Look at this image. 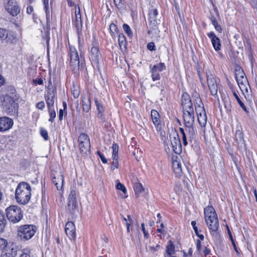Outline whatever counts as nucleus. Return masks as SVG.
<instances>
[{
  "label": "nucleus",
  "instance_id": "obj_63",
  "mask_svg": "<svg viewBox=\"0 0 257 257\" xmlns=\"http://www.w3.org/2000/svg\"><path fill=\"white\" fill-rule=\"evenodd\" d=\"M33 11V8L32 6H29L27 8V12L29 14L32 13Z\"/></svg>",
  "mask_w": 257,
  "mask_h": 257
},
{
  "label": "nucleus",
  "instance_id": "obj_11",
  "mask_svg": "<svg viewBox=\"0 0 257 257\" xmlns=\"http://www.w3.org/2000/svg\"><path fill=\"white\" fill-rule=\"evenodd\" d=\"M51 176L52 182L57 190H62L64 183V176L62 171L60 170L58 172L52 171Z\"/></svg>",
  "mask_w": 257,
  "mask_h": 257
},
{
  "label": "nucleus",
  "instance_id": "obj_46",
  "mask_svg": "<svg viewBox=\"0 0 257 257\" xmlns=\"http://www.w3.org/2000/svg\"><path fill=\"white\" fill-rule=\"evenodd\" d=\"M118 158H112L113 161H112V165L111 166V170H114L115 169H116L118 168Z\"/></svg>",
  "mask_w": 257,
  "mask_h": 257
},
{
  "label": "nucleus",
  "instance_id": "obj_35",
  "mask_svg": "<svg viewBox=\"0 0 257 257\" xmlns=\"http://www.w3.org/2000/svg\"><path fill=\"white\" fill-rule=\"evenodd\" d=\"M118 41L120 49H125L126 47V41L125 36L122 34L119 35Z\"/></svg>",
  "mask_w": 257,
  "mask_h": 257
},
{
  "label": "nucleus",
  "instance_id": "obj_9",
  "mask_svg": "<svg viewBox=\"0 0 257 257\" xmlns=\"http://www.w3.org/2000/svg\"><path fill=\"white\" fill-rule=\"evenodd\" d=\"M70 65L73 71L77 72L79 69L80 61L78 52L76 48L70 46Z\"/></svg>",
  "mask_w": 257,
  "mask_h": 257
},
{
  "label": "nucleus",
  "instance_id": "obj_27",
  "mask_svg": "<svg viewBox=\"0 0 257 257\" xmlns=\"http://www.w3.org/2000/svg\"><path fill=\"white\" fill-rule=\"evenodd\" d=\"M134 189L137 198H139L141 196L145 197V190L141 183L139 182L134 183Z\"/></svg>",
  "mask_w": 257,
  "mask_h": 257
},
{
  "label": "nucleus",
  "instance_id": "obj_36",
  "mask_svg": "<svg viewBox=\"0 0 257 257\" xmlns=\"http://www.w3.org/2000/svg\"><path fill=\"white\" fill-rule=\"evenodd\" d=\"M6 219H5L4 214L0 211V232L4 231L6 224Z\"/></svg>",
  "mask_w": 257,
  "mask_h": 257
},
{
  "label": "nucleus",
  "instance_id": "obj_32",
  "mask_svg": "<svg viewBox=\"0 0 257 257\" xmlns=\"http://www.w3.org/2000/svg\"><path fill=\"white\" fill-rule=\"evenodd\" d=\"M77 201H68L67 206V210L71 214H74L77 209Z\"/></svg>",
  "mask_w": 257,
  "mask_h": 257
},
{
  "label": "nucleus",
  "instance_id": "obj_60",
  "mask_svg": "<svg viewBox=\"0 0 257 257\" xmlns=\"http://www.w3.org/2000/svg\"><path fill=\"white\" fill-rule=\"evenodd\" d=\"M214 28L218 32L221 33L222 32V28L221 26L218 24L214 26Z\"/></svg>",
  "mask_w": 257,
  "mask_h": 257
},
{
  "label": "nucleus",
  "instance_id": "obj_19",
  "mask_svg": "<svg viewBox=\"0 0 257 257\" xmlns=\"http://www.w3.org/2000/svg\"><path fill=\"white\" fill-rule=\"evenodd\" d=\"M170 141L174 152L179 154L182 152V146L178 135L173 138L170 137Z\"/></svg>",
  "mask_w": 257,
  "mask_h": 257
},
{
  "label": "nucleus",
  "instance_id": "obj_14",
  "mask_svg": "<svg viewBox=\"0 0 257 257\" xmlns=\"http://www.w3.org/2000/svg\"><path fill=\"white\" fill-rule=\"evenodd\" d=\"M235 141L240 152L243 153L246 150V146L241 131L238 130L235 134Z\"/></svg>",
  "mask_w": 257,
  "mask_h": 257
},
{
  "label": "nucleus",
  "instance_id": "obj_59",
  "mask_svg": "<svg viewBox=\"0 0 257 257\" xmlns=\"http://www.w3.org/2000/svg\"><path fill=\"white\" fill-rule=\"evenodd\" d=\"M196 247H197V249L198 251H200L201 250V242L199 240H197V241Z\"/></svg>",
  "mask_w": 257,
  "mask_h": 257
},
{
  "label": "nucleus",
  "instance_id": "obj_45",
  "mask_svg": "<svg viewBox=\"0 0 257 257\" xmlns=\"http://www.w3.org/2000/svg\"><path fill=\"white\" fill-rule=\"evenodd\" d=\"M76 192L74 190L71 191L69 195L68 201H77L76 197Z\"/></svg>",
  "mask_w": 257,
  "mask_h": 257
},
{
  "label": "nucleus",
  "instance_id": "obj_17",
  "mask_svg": "<svg viewBox=\"0 0 257 257\" xmlns=\"http://www.w3.org/2000/svg\"><path fill=\"white\" fill-rule=\"evenodd\" d=\"M166 68L164 63L160 62L153 66L151 69L152 77L154 81L158 80L160 79V72L162 71Z\"/></svg>",
  "mask_w": 257,
  "mask_h": 257
},
{
  "label": "nucleus",
  "instance_id": "obj_24",
  "mask_svg": "<svg viewBox=\"0 0 257 257\" xmlns=\"http://www.w3.org/2000/svg\"><path fill=\"white\" fill-rule=\"evenodd\" d=\"M75 17L74 20H73V24L78 32L82 28L81 16L79 7H78L77 8L76 6L75 7Z\"/></svg>",
  "mask_w": 257,
  "mask_h": 257
},
{
  "label": "nucleus",
  "instance_id": "obj_55",
  "mask_svg": "<svg viewBox=\"0 0 257 257\" xmlns=\"http://www.w3.org/2000/svg\"><path fill=\"white\" fill-rule=\"evenodd\" d=\"M159 247H160V245L158 244L155 247L149 246L148 250L154 253Z\"/></svg>",
  "mask_w": 257,
  "mask_h": 257
},
{
  "label": "nucleus",
  "instance_id": "obj_12",
  "mask_svg": "<svg viewBox=\"0 0 257 257\" xmlns=\"http://www.w3.org/2000/svg\"><path fill=\"white\" fill-rule=\"evenodd\" d=\"M4 6L5 10L13 16H17L20 12L19 7L13 1L5 0Z\"/></svg>",
  "mask_w": 257,
  "mask_h": 257
},
{
  "label": "nucleus",
  "instance_id": "obj_30",
  "mask_svg": "<svg viewBox=\"0 0 257 257\" xmlns=\"http://www.w3.org/2000/svg\"><path fill=\"white\" fill-rule=\"evenodd\" d=\"M234 74L236 80L240 79L242 78L246 77L243 69L238 65H236L235 67Z\"/></svg>",
  "mask_w": 257,
  "mask_h": 257
},
{
  "label": "nucleus",
  "instance_id": "obj_1",
  "mask_svg": "<svg viewBox=\"0 0 257 257\" xmlns=\"http://www.w3.org/2000/svg\"><path fill=\"white\" fill-rule=\"evenodd\" d=\"M31 197V187L26 182H20L15 191V198L17 202L22 205L27 204Z\"/></svg>",
  "mask_w": 257,
  "mask_h": 257
},
{
  "label": "nucleus",
  "instance_id": "obj_42",
  "mask_svg": "<svg viewBox=\"0 0 257 257\" xmlns=\"http://www.w3.org/2000/svg\"><path fill=\"white\" fill-rule=\"evenodd\" d=\"M49 114L50 118L49 119L50 121H53L55 117H56V112L54 108H48Z\"/></svg>",
  "mask_w": 257,
  "mask_h": 257
},
{
  "label": "nucleus",
  "instance_id": "obj_5",
  "mask_svg": "<svg viewBox=\"0 0 257 257\" xmlns=\"http://www.w3.org/2000/svg\"><path fill=\"white\" fill-rule=\"evenodd\" d=\"M6 211L8 219L13 223H17L23 218V211L18 206L11 205L6 209Z\"/></svg>",
  "mask_w": 257,
  "mask_h": 257
},
{
  "label": "nucleus",
  "instance_id": "obj_18",
  "mask_svg": "<svg viewBox=\"0 0 257 257\" xmlns=\"http://www.w3.org/2000/svg\"><path fill=\"white\" fill-rule=\"evenodd\" d=\"M13 120L8 117H0V132L10 130L13 125Z\"/></svg>",
  "mask_w": 257,
  "mask_h": 257
},
{
  "label": "nucleus",
  "instance_id": "obj_8",
  "mask_svg": "<svg viewBox=\"0 0 257 257\" xmlns=\"http://www.w3.org/2000/svg\"><path fill=\"white\" fill-rule=\"evenodd\" d=\"M80 151L83 155H87L90 151V143L88 136L85 134H81L78 138Z\"/></svg>",
  "mask_w": 257,
  "mask_h": 257
},
{
  "label": "nucleus",
  "instance_id": "obj_34",
  "mask_svg": "<svg viewBox=\"0 0 257 257\" xmlns=\"http://www.w3.org/2000/svg\"><path fill=\"white\" fill-rule=\"evenodd\" d=\"M166 253L169 255H171L175 253V246L171 240H169L166 246Z\"/></svg>",
  "mask_w": 257,
  "mask_h": 257
},
{
  "label": "nucleus",
  "instance_id": "obj_57",
  "mask_svg": "<svg viewBox=\"0 0 257 257\" xmlns=\"http://www.w3.org/2000/svg\"><path fill=\"white\" fill-rule=\"evenodd\" d=\"M33 83L35 84H39V85H42L43 83V81L41 78H39L38 79H34L33 80Z\"/></svg>",
  "mask_w": 257,
  "mask_h": 257
},
{
  "label": "nucleus",
  "instance_id": "obj_7",
  "mask_svg": "<svg viewBox=\"0 0 257 257\" xmlns=\"http://www.w3.org/2000/svg\"><path fill=\"white\" fill-rule=\"evenodd\" d=\"M3 104L9 113L12 114L17 112L18 104L15 102L14 98L9 95L5 96Z\"/></svg>",
  "mask_w": 257,
  "mask_h": 257
},
{
  "label": "nucleus",
  "instance_id": "obj_44",
  "mask_svg": "<svg viewBox=\"0 0 257 257\" xmlns=\"http://www.w3.org/2000/svg\"><path fill=\"white\" fill-rule=\"evenodd\" d=\"M116 188L117 190H121L122 192L125 194L126 193V189L125 186L120 182H118V183L116 185Z\"/></svg>",
  "mask_w": 257,
  "mask_h": 257
},
{
  "label": "nucleus",
  "instance_id": "obj_13",
  "mask_svg": "<svg viewBox=\"0 0 257 257\" xmlns=\"http://www.w3.org/2000/svg\"><path fill=\"white\" fill-rule=\"evenodd\" d=\"M3 249L1 257H16L18 252V247L14 244L6 245Z\"/></svg>",
  "mask_w": 257,
  "mask_h": 257
},
{
  "label": "nucleus",
  "instance_id": "obj_54",
  "mask_svg": "<svg viewBox=\"0 0 257 257\" xmlns=\"http://www.w3.org/2000/svg\"><path fill=\"white\" fill-rule=\"evenodd\" d=\"M97 153L98 155V156H99V158H100L102 163L104 164L107 163V161L106 159L104 157V156L102 154H101L100 152L99 151H98L97 152Z\"/></svg>",
  "mask_w": 257,
  "mask_h": 257
},
{
  "label": "nucleus",
  "instance_id": "obj_51",
  "mask_svg": "<svg viewBox=\"0 0 257 257\" xmlns=\"http://www.w3.org/2000/svg\"><path fill=\"white\" fill-rule=\"evenodd\" d=\"M141 227H142V230L143 231V233H144V237L145 238H148L149 237V233L145 229V224H144V223H142Z\"/></svg>",
  "mask_w": 257,
  "mask_h": 257
},
{
  "label": "nucleus",
  "instance_id": "obj_4",
  "mask_svg": "<svg viewBox=\"0 0 257 257\" xmlns=\"http://www.w3.org/2000/svg\"><path fill=\"white\" fill-rule=\"evenodd\" d=\"M36 229L37 227L33 225L21 226L18 230V236L21 240H28L34 235Z\"/></svg>",
  "mask_w": 257,
  "mask_h": 257
},
{
  "label": "nucleus",
  "instance_id": "obj_37",
  "mask_svg": "<svg viewBox=\"0 0 257 257\" xmlns=\"http://www.w3.org/2000/svg\"><path fill=\"white\" fill-rule=\"evenodd\" d=\"M233 96L235 97L236 100H237V102L238 103L240 106L242 108V109L245 111H247V109L244 103L241 101L237 94L235 92H233Z\"/></svg>",
  "mask_w": 257,
  "mask_h": 257
},
{
  "label": "nucleus",
  "instance_id": "obj_38",
  "mask_svg": "<svg viewBox=\"0 0 257 257\" xmlns=\"http://www.w3.org/2000/svg\"><path fill=\"white\" fill-rule=\"evenodd\" d=\"M112 158H118V146L116 144L114 143L112 146Z\"/></svg>",
  "mask_w": 257,
  "mask_h": 257
},
{
  "label": "nucleus",
  "instance_id": "obj_40",
  "mask_svg": "<svg viewBox=\"0 0 257 257\" xmlns=\"http://www.w3.org/2000/svg\"><path fill=\"white\" fill-rule=\"evenodd\" d=\"M115 5L118 9L123 8L125 5V0H113Z\"/></svg>",
  "mask_w": 257,
  "mask_h": 257
},
{
  "label": "nucleus",
  "instance_id": "obj_64",
  "mask_svg": "<svg viewBox=\"0 0 257 257\" xmlns=\"http://www.w3.org/2000/svg\"><path fill=\"white\" fill-rule=\"evenodd\" d=\"M211 20L212 23L214 26H215L216 25H217L218 24L215 18L212 17L211 18Z\"/></svg>",
  "mask_w": 257,
  "mask_h": 257
},
{
  "label": "nucleus",
  "instance_id": "obj_56",
  "mask_svg": "<svg viewBox=\"0 0 257 257\" xmlns=\"http://www.w3.org/2000/svg\"><path fill=\"white\" fill-rule=\"evenodd\" d=\"M250 5L253 9L257 11V0H251L250 1Z\"/></svg>",
  "mask_w": 257,
  "mask_h": 257
},
{
  "label": "nucleus",
  "instance_id": "obj_20",
  "mask_svg": "<svg viewBox=\"0 0 257 257\" xmlns=\"http://www.w3.org/2000/svg\"><path fill=\"white\" fill-rule=\"evenodd\" d=\"M14 39L12 33L7 29L0 28V41L2 42L5 41L7 43H12Z\"/></svg>",
  "mask_w": 257,
  "mask_h": 257
},
{
  "label": "nucleus",
  "instance_id": "obj_33",
  "mask_svg": "<svg viewBox=\"0 0 257 257\" xmlns=\"http://www.w3.org/2000/svg\"><path fill=\"white\" fill-rule=\"evenodd\" d=\"M82 108L84 111L88 112L90 109L91 102L89 98L83 97L82 100Z\"/></svg>",
  "mask_w": 257,
  "mask_h": 257
},
{
  "label": "nucleus",
  "instance_id": "obj_58",
  "mask_svg": "<svg viewBox=\"0 0 257 257\" xmlns=\"http://www.w3.org/2000/svg\"><path fill=\"white\" fill-rule=\"evenodd\" d=\"M196 221H192L191 222V225L194 230V231L195 232V233L196 234V233H198V231L197 227L196 226Z\"/></svg>",
  "mask_w": 257,
  "mask_h": 257
},
{
  "label": "nucleus",
  "instance_id": "obj_47",
  "mask_svg": "<svg viewBox=\"0 0 257 257\" xmlns=\"http://www.w3.org/2000/svg\"><path fill=\"white\" fill-rule=\"evenodd\" d=\"M72 93L74 97L76 98H78L79 96L80 92L79 90H78L74 86H73V88H72Z\"/></svg>",
  "mask_w": 257,
  "mask_h": 257
},
{
  "label": "nucleus",
  "instance_id": "obj_28",
  "mask_svg": "<svg viewBox=\"0 0 257 257\" xmlns=\"http://www.w3.org/2000/svg\"><path fill=\"white\" fill-rule=\"evenodd\" d=\"M55 93L54 91H48L45 95V99L48 108H53L55 101Z\"/></svg>",
  "mask_w": 257,
  "mask_h": 257
},
{
  "label": "nucleus",
  "instance_id": "obj_10",
  "mask_svg": "<svg viewBox=\"0 0 257 257\" xmlns=\"http://www.w3.org/2000/svg\"><path fill=\"white\" fill-rule=\"evenodd\" d=\"M149 15V27L150 30L148 31V34H151L152 33V31H155V32L157 33L159 31L157 27L158 21L157 16L158 15V11L157 9H154L150 10Z\"/></svg>",
  "mask_w": 257,
  "mask_h": 257
},
{
  "label": "nucleus",
  "instance_id": "obj_61",
  "mask_svg": "<svg viewBox=\"0 0 257 257\" xmlns=\"http://www.w3.org/2000/svg\"><path fill=\"white\" fill-rule=\"evenodd\" d=\"M127 217L128 219V221H126V227H128V226L130 227L131 223L132 222V220L130 216L128 215Z\"/></svg>",
  "mask_w": 257,
  "mask_h": 257
},
{
  "label": "nucleus",
  "instance_id": "obj_50",
  "mask_svg": "<svg viewBox=\"0 0 257 257\" xmlns=\"http://www.w3.org/2000/svg\"><path fill=\"white\" fill-rule=\"evenodd\" d=\"M155 47V44L153 42L149 43L147 45V48L150 51H155L156 50Z\"/></svg>",
  "mask_w": 257,
  "mask_h": 257
},
{
  "label": "nucleus",
  "instance_id": "obj_3",
  "mask_svg": "<svg viewBox=\"0 0 257 257\" xmlns=\"http://www.w3.org/2000/svg\"><path fill=\"white\" fill-rule=\"evenodd\" d=\"M194 95L196 97L194 105L198 116V121L201 127H204L206 125L207 122V116L204 105L199 94L195 92Z\"/></svg>",
  "mask_w": 257,
  "mask_h": 257
},
{
  "label": "nucleus",
  "instance_id": "obj_39",
  "mask_svg": "<svg viewBox=\"0 0 257 257\" xmlns=\"http://www.w3.org/2000/svg\"><path fill=\"white\" fill-rule=\"evenodd\" d=\"M95 104L97 107V109L99 113L103 112L104 111V109L103 106L101 101L95 99Z\"/></svg>",
  "mask_w": 257,
  "mask_h": 257
},
{
  "label": "nucleus",
  "instance_id": "obj_26",
  "mask_svg": "<svg viewBox=\"0 0 257 257\" xmlns=\"http://www.w3.org/2000/svg\"><path fill=\"white\" fill-rule=\"evenodd\" d=\"M65 232L69 238H74L75 237V226L71 222H68L65 225Z\"/></svg>",
  "mask_w": 257,
  "mask_h": 257
},
{
  "label": "nucleus",
  "instance_id": "obj_48",
  "mask_svg": "<svg viewBox=\"0 0 257 257\" xmlns=\"http://www.w3.org/2000/svg\"><path fill=\"white\" fill-rule=\"evenodd\" d=\"M30 253V250L24 249L23 252L20 255V257H31Z\"/></svg>",
  "mask_w": 257,
  "mask_h": 257
},
{
  "label": "nucleus",
  "instance_id": "obj_52",
  "mask_svg": "<svg viewBox=\"0 0 257 257\" xmlns=\"http://www.w3.org/2000/svg\"><path fill=\"white\" fill-rule=\"evenodd\" d=\"M7 244V241L6 240L0 238V249L3 248Z\"/></svg>",
  "mask_w": 257,
  "mask_h": 257
},
{
  "label": "nucleus",
  "instance_id": "obj_6",
  "mask_svg": "<svg viewBox=\"0 0 257 257\" xmlns=\"http://www.w3.org/2000/svg\"><path fill=\"white\" fill-rule=\"evenodd\" d=\"M180 133L182 136L183 145L186 146L188 145L187 138L190 142L193 141L196 137V133L193 125H185V128L180 127Z\"/></svg>",
  "mask_w": 257,
  "mask_h": 257
},
{
  "label": "nucleus",
  "instance_id": "obj_23",
  "mask_svg": "<svg viewBox=\"0 0 257 257\" xmlns=\"http://www.w3.org/2000/svg\"><path fill=\"white\" fill-rule=\"evenodd\" d=\"M207 35L211 39L212 44L215 50H219L221 48V44L219 39L212 32L208 33Z\"/></svg>",
  "mask_w": 257,
  "mask_h": 257
},
{
  "label": "nucleus",
  "instance_id": "obj_31",
  "mask_svg": "<svg viewBox=\"0 0 257 257\" xmlns=\"http://www.w3.org/2000/svg\"><path fill=\"white\" fill-rule=\"evenodd\" d=\"M151 116L154 124L156 126H158L160 123V115L158 112L156 110H152Z\"/></svg>",
  "mask_w": 257,
  "mask_h": 257
},
{
  "label": "nucleus",
  "instance_id": "obj_53",
  "mask_svg": "<svg viewBox=\"0 0 257 257\" xmlns=\"http://www.w3.org/2000/svg\"><path fill=\"white\" fill-rule=\"evenodd\" d=\"M45 107V103L44 101H40L36 104V107L40 110H42Z\"/></svg>",
  "mask_w": 257,
  "mask_h": 257
},
{
  "label": "nucleus",
  "instance_id": "obj_49",
  "mask_svg": "<svg viewBox=\"0 0 257 257\" xmlns=\"http://www.w3.org/2000/svg\"><path fill=\"white\" fill-rule=\"evenodd\" d=\"M41 134L42 137L44 138L45 140H47L48 139V135L46 130L44 129H41Z\"/></svg>",
  "mask_w": 257,
  "mask_h": 257
},
{
  "label": "nucleus",
  "instance_id": "obj_15",
  "mask_svg": "<svg viewBox=\"0 0 257 257\" xmlns=\"http://www.w3.org/2000/svg\"><path fill=\"white\" fill-rule=\"evenodd\" d=\"M183 120L185 125H193L194 123V113L193 108L184 109Z\"/></svg>",
  "mask_w": 257,
  "mask_h": 257
},
{
  "label": "nucleus",
  "instance_id": "obj_22",
  "mask_svg": "<svg viewBox=\"0 0 257 257\" xmlns=\"http://www.w3.org/2000/svg\"><path fill=\"white\" fill-rule=\"evenodd\" d=\"M92 47L90 51V56L92 60L95 63H98L100 57V53L99 52L97 43L96 42H93Z\"/></svg>",
  "mask_w": 257,
  "mask_h": 257
},
{
  "label": "nucleus",
  "instance_id": "obj_16",
  "mask_svg": "<svg viewBox=\"0 0 257 257\" xmlns=\"http://www.w3.org/2000/svg\"><path fill=\"white\" fill-rule=\"evenodd\" d=\"M207 75V81L208 88L210 90V93L212 95H216L217 93L218 86L215 78L213 77L212 74L210 72L206 73Z\"/></svg>",
  "mask_w": 257,
  "mask_h": 257
},
{
  "label": "nucleus",
  "instance_id": "obj_25",
  "mask_svg": "<svg viewBox=\"0 0 257 257\" xmlns=\"http://www.w3.org/2000/svg\"><path fill=\"white\" fill-rule=\"evenodd\" d=\"M181 101L183 110L193 108L191 98L187 93H184L182 95Z\"/></svg>",
  "mask_w": 257,
  "mask_h": 257
},
{
  "label": "nucleus",
  "instance_id": "obj_2",
  "mask_svg": "<svg viewBox=\"0 0 257 257\" xmlns=\"http://www.w3.org/2000/svg\"><path fill=\"white\" fill-rule=\"evenodd\" d=\"M205 220L208 227L212 232H216L219 227L217 215L212 206H208L204 210Z\"/></svg>",
  "mask_w": 257,
  "mask_h": 257
},
{
  "label": "nucleus",
  "instance_id": "obj_43",
  "mask_svg": "<svg viewBox=\"0 0 257 257\" xmlns=\"http://www.w3.org/2000/svg\"><path fill=\"white\" fill-rule=\"evenodd\" d=\"M123 29L125 33L127 34V36L129 37H131L133 35L132 31L130 27V26L127 24L123 25Z\"/></svg>",
  "mask_w": 257,
  "mask_h": 257
},
{
  "label": "nucleus",
  "instance_id": "obj_62",
  "mask_svg": "<svg viewBox=\"0 0 257 257\" xmlns=\"http://www.w3.org/2000/svg\"><path fill=\"white\" fill-rule=\"evenodd\" d=\"M63 116V111L62 109H60L59 114V119L60 120H62Z\"/></svg>",
  "mask_w": 257,
  "mask_h": 257
},
{
  "label": "nucleus",
  "instance_id": "obj_29",
  "mask_svg": "<svg viewBox=\"0 0 257 257\" xmlns=\"http://www.w3.org/2000/svg\"><path fill=\"white\" fill-rule=\"evenodd\" d=\"M172 167L177 177H180L182 174L181 163L177 160L172 162Z\"/></svg>",
  "mask_w": 257,
  "mask_h": 257
},
{
  "label": "nucleus",
  "instance_id": "obj_21",
  "mask_svg": "<svg viewBox=\"0 0 257 257\" xmlns=\"http://www.w3.org/2000/svg\"><path fill=\"white\" fill-rule=\"evenodd\" d=\"M236 81L242 93L244 95L247 94L248 93V89L250 88V86L247 78H242L240 79L236 80Z\"/></svg>",
  "mask_w": 257,
  "mask_h": 257
},
{
  "label": "nucleus",
  "instance_id": "obj_41",
  "mask_svg": "<svg viewBox=\"0 0 257 257\" xmlns=\"http://www.w3.org/2000/svg\"><path fill=\"white\" fill-rule=\"evenodd\" d=\"M44 5V10L45 11L46 18L48 20L49 18V2L48 0H43Z\"/></svg>",
  "mask_w": 257,
  "mask_h": 257
}]
</instances>
